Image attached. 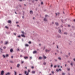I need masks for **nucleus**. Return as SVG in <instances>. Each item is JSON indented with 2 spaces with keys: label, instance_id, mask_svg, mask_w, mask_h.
<instances>
[{
  "label": "nucleus",
  "instance_id": "f257e3e1",
  "mask_svg": "<svg viewBox=\"0 0 75 75\" xmlns=\"http://www.w3.org/2000/svg\"><path fill=\"white\" fill-rule=\"evenodd\" d=\"M25 74H26V75H28V74H29V72H27V71H25Z\"/></svg>",
  "mask_w": 75,
  "mask_h": 75
},
{
  "label": "nucleus",
  "instance_id": "f03ea898",
  "mask_svg": "<svg viewBox=\"0 0 75 75\" xmlns=\"http://www.w3.org/2000/svg\"><path fill=\"white\" fill-rule=\"evenodd\" d=\"M1 75H4V71H1Z\"/></svg>",
  "mask_w": 75,
  "mask_h": 75
},
{
  "label": "nucleus",
  "instance_id": "7ed1b4c3",
  "mask_svg": "<svg viewBox=\"0 0 75 75\" xmlns=\"http://www.w3.org/2000/svg\"><path fill=\"white\" fill-rule=\"evenodd\" d=\"M37 51H35L33 52V54H35V53H37Z\"/></svg>",
  "mask_w": 75,
  "mask_h": 75
},
{
  "label": "nucleus",
  "instance_id": "20e7f679",
  "mask_svg": "<svg viewBox=\"0 0 75 75\" xmlns=\"http://www.w3.org/2000/svg\"><path fill=\"white\" fill-rule=\"evenodd\" d=\"M21 36H22V37H24V38L25 37V35H24L23 34L21 35Z\"/></svg>",
  "mask_w": 75,
  "mask_h": 75
},
{
  "label": "nucleus",
  "instance_id": "39448f33",
  "mask_svg": "<svg viewBox=\"0 0 75 75\" xmlns=\"http://www.w3.org/2000/svg\"><path fill=\"white\" fill-rule=\"evenodd\" d=\"M20 64H18L17 65V68H19V67H20Z\"/></svg>",
  "mask_w": 75,
  "mask_h": 75
},
{
  "label": "nucleus",
  "instance_id": "423d86ee",
  "mask_svg": "<svg viewBox=\"0 0 75 75\" xmlns=\"http://www.w3.org/2000/svg\"><path fill=\"white\" fill-rule=\"evenodd\" d=\"M8 23H11V21L10 20H9L8 21Z\"/></svg>",
  "mask_w": 75,
  "mask_h": 75
},
{
  "label": "nucleus",
  "instance_id": "0eeeda50",
  "mask_svg": "<svg viewBox=\"0 0 75 75\" xmlns=\"http://www.w3.org/2000/svg\"><path fill=\"white\" fill-rule=\"evenodd\" d=\"M32 74H35V71H32Z\"/></svg>",
  "mask_w": 75,
  "mask_h": 75
},
{
  "label": "nucleus",
  "instance_id": "6e6552de",
  "mask_svg": "<svg viewBox=\"0 0 75 75\" xmlns=\"http://www.w3.org/2000/svg\"><path fill=\"white\" fill-rule=\"evenodd\" d=\"M10 75V73L8 72L7 73L5 74V75Z\"/></svg>",
  "mask_w": 75,
  "mask_h": 75
},
{
  "label": "nucleus",
  "instance_id": "1a4fd4ad",
  "mask_svg": "<svg viewBox=\"0 0 75 75\" xmlns=\"http://www.w3.org/2000/svg\"><path fill=\"white\" fill-rule=\"evenodd\" d=\"M44 20V21H47V19H46V18H45Z\"/></svg>",
  "mask_w": 75,
  "mask_h": 75
},
{
  "label": "nucleus",
  "instance_id": "9d476101",
  "mask_svg": "<svg viewBox=\"0 0 75 75\" xmlns=\"http://www.w3.org/2000/svg\"><path fill=\"white\" fill-rule=\"evenodd\" d=\"M46 52H49V51H50V50H47V49L46 50Z\"/></svg>",
  "mask_w": 75,
  "mask_h": 75
},
{
  "label": "nucleus",
  "instance_id": "9b49d317",
  "mask_svg": "<svg viewBox=\"0 0 75 75\" xmlns=\"http://www.w3.org/2000/svg\"><path fill=\"white\" fill-rule=\"evenodd\" d=\"M28 57H24V58L25 59H28Z\"/></svg>",
  "mask_w": 75,
  "mask_h": 75
},
{
  "label": "nucleus",
  "instance_id": "f8f14e48",
  "mask_svg": "<svg viewBox=\"0 0 75 75\" xmlns=\"http://www.w3.org/2000/svg\"><path fill=\"white\" fill-rule=\"evenodd\" d=\"M13 49H11L10 51L11 52H13Z\"/></svg>",
  "mask_w": 75,
  "mask_h": 75
},
{
  "label": "nucleus",
  "instance_id": "ddd939ff",
  "mask_svg": "<svg viewBox=\"0 0 75 75\" xmlns=\"http://www.w3.org/2000/svg\"><path fill=\"white\" fill-rule=\"evenodd\" d=\"M33 13V11H30V13L31 14H32Z\"/></svg>",
  "mask_w": 75,
  "mask_h": 75
},
{
  "label": "nucleus",
  "instance_id": "4468645a",
  "mask_svg": "<svg viewBox=\"0 0 75 75\" xmlns=\"http://www.w3.org/2000/svg\"><path fill=\"white\" fill-rule=\"evenodd\" d=\"M25 46L26 47H28V46H29V45H28L27 44H26V45H25Z\"/></svg>",
  "mask_w": 75,
  "mask_h": 75
},
{
  "label": "nucleus",
  "instance_id": "2eb2a0df",
  "mask_svg": "<svg viewBox=\"0 0 75 75\" xmlns=\"http://www.w3.org/2000/svg\"><path fill=\"white\" fill-rule=\"evenodd\" d=\"M55 24H56V25H58V23H56Z\"/></svg>",
  "mask_w": 75,
  "mask_h": 75
},
{
  "label": "nucleus",
  "instance_id": "dca6fc26",
  "mask_svg": "<svg viewBox=\"0 0 75 75\" xmlns=\"http://www.w3.org/2000/svg\"><path fill=\"white\" fill-rule=\"evenodd\" d=\"M61 29L59 30V33H61Z\"/></svg>",
  "mask_w": 75,
  "mask_h": 75
},
{
  "label": "nucleus",
  "instance_id": "f3484780",
  "mask_svg": "<svg viewBox=\"0 0 75 75\" xmlns=\"http://www.w3.org/2000/svg\"><path fill=\"white\" fill-rule=\"evenodd\" d=\"M8 43V42H5V45H6V44H7V43Z\"/></svg>",
  "mask_w": 75,
  "mask_h": 75
},
{
  "label": "nucleus",
  "instance_id": "a211bd4d",
  "mask_svg": "<svg viewBox=\"0 0 75 75\" xmlns=\"http://www.w3.org/2000/svg\"><path fill=\"white\" fill-rule=\"evenodd\" d=\"M14 73H15V75H16L17 74V73H16V71H14Z\"/></svg>",
  "mask_w": 75,
  "mask_h": 75
},
{
  "label": "nucleus",
  "instance_id": "6ab92c4d",
  "mask_svg": "<svg viewBox=\"0 0 75 75\" xmlns=\"http://www.w3.org/2000/svg\"><path fill=\"white\" fill-rule=\"evenodd\" d=\"M8 54H6V56H5V57H8Z\"/></svg>",
  "mask_w": 75,
  "mask_h": 75
},
{
  "label": "nucleus",
  "instance_id": "aec40b11",
  "mask_svg": "<svg viewBox=\"0 0 75 75\" xmlns=\"http://www.w3.org/2000/svg\"><path fill=\"white\" fill-rule=\"evenodd\" d=\"M43 57L44 59H46V58H47V57H46L44 56Z\"/></svg>",
  "mask_w": 75,
  "mask_h": 75
},
{
  "label": "nucleus",
  "instance_id": "412c9836",
  "mask_svg": "<svg viewBox=\"0 0 75 75\" xmlns=\"http://www.w3.org/2000/svg\"><path fill=\"white\" fill-rule=\"evenodd\" d=\"M64 34H66V35H67V34H68V33H67V32H65V33H64Z\"/></svg>",
  "mask_w": 75,
  "mask_h": 75
},
{
  "label": "nucleus",
  "instance_id": "4be33fe9",
  "mask_svg": "<svg viewBox=\"0 0 75 75\" xmlns=\"http://www.w3.org/2000/svg\"><path fill=\"white\" fill-rule=\"evenodd\" d=\"M51 67H53V65H52V63H51Z\"/></svg>",
  "mask_w": 75,
  "mask_h": 75
},
{
  "label": "nucleus",
  "instance_id": "5701e85b",
  "mask_svg": "<svg viewBox=\"0 0 75 75\" xmlns=\"http://www.w3.org/2000/svg\"><path fill=\"white\" fill-rule=\"evenodd\" d=\"M39 58L40 59H42V57H39Z\"/></svg>",
  "mask_w": 75,
  "mask_h": 75
},
{
  "label": "nucleus",
  "instance_id": "b1692460",
  "mask_svg": "<svg viewBox=\"0 0 75 75\" xmlns=\"http://www.w3.org/2000/svg\"><path fill=\"white\" fill-rule=\"evenodd\" d=\"M58 59H60V60H61V57H59L58 58Z\"/></svg>",
  "mask_w": 75,
  "mask_h": 75
},
{
  "label": "nucleus",
  "instance_id": "393cba45",
  "mask_svg": "<svg viewBox=\"0 0 75 75\" xmlns=\"http://www.w3.org/2000/svg\"><path fill=\"white\" fill-rule=\"evenodd\" d=\"M29 44H31V42L30 41L28 42Z\"/></svg>",
  "mask_w": 75,
  "mask_h": 75
},
{
  "label": "nucleus",
  "instance_id": "a878e982",
  "mask_svg": "<svg viewBox=\"0 0 75 75\" xmlns=\"http://www.w3.org/2000/svg\"><path fill=\"white\" fill-rule=\"evenodd\" d=\"M10 62H11V63H13V61H10Z\"/></svg>",
  "mask_w": 75,
  "mask_h": 75
},
{
  "label": "nucleus",
  "instance_id": "bb28decb",
  "mask_svg": "<svg viewBox=\"0 0 75 75\" xmlns=\"http://www.w3.org/2000/svg\"><path fill=\"white\" fill-rule=\"evenodd\" d=\"M46 63L44 62V63H43V65H46Z\"/></svg>",
  "mask_w": 75,
  "mask_h": 75
},
{
  "label": "nucleus",
  "instance_id": "cd10ccee",
  "mask_svg": "<svg viewBox=\"0 0 75 75\" xmlns=\"http://www.w3.org/2000/svg\"><path fill=\"white\" fill-rule=\"evenodd\" d=\"M56 71H57V72H58V71H59V70H58V69H57L56 70Z\"/></svg>",
  "mask_w": 75,
  "mask_h": 75
},
{
  "label": "nucleus",
  "instance_id": "c85d7f7f",
  "mask_svg": "<svg viewBox=\"0 0 75 75\" xmlns=\"http://www.w3.org/2000/svg\"><path fill=\"white\" fill-rule=\"evenodd\" d=\"M52 74H54V71H52Z\"/></svg>",
  "mask_w": 75,
  "mask_h": 75
},
{
  "label": "nucleus",
  "instance_id": "c756f323",
  "mask_svg": "<svg viewBox=\"0 0 75 75\" xmlns=\"http://www.w3.org/2000/svg\"><path fill=\"white\" fill-rule=\"evenodd\" d=\"M3 57H4V58H5V56L4 55H3Z\"/></svg>",
  "mask_w": 75,
  "mask_h": 75
},
{
  "label": "nucleus",
  "instance_id": "7c9ffc66",
  "mask_svg": "<svg viewBox=\"0 0 75 75\" xmlns=\"http://www.w3.org/2000/svg\"><path fill=\"white\" fill-rule=\"evenodd\" d=\"M67 70L68 71H69V70H70V69H69V68H67Z\"/></svg>",
  "mask_w": 75,
  "mask_h": 75
},
{
  "label": "nucleus",
  "instance_id": "2f4dec72",
  "mask_svg": "<svg viewBox=\"0 0 75 75\" xmlns=\"http://www.w3.org/2000/svg\"><path fill=\"white\" fill-rule=\"evenodd\" d=\"M3 41H1V44H3Z\"/></svg>",
  "mask_w": 75,
  "mask_h": 75
},
{
  "label": "nucleus",
  "instance_id": "473e14b6",
  "mask_svg": "<svg viewBox=\"0 0 75 75\" xmlns=\"http://www.w3.org/2000/svg\"><path fill=\"white\" fill-rule=\"evenodd\" d=\"M62 74L63 75H65V73H62Z\"/></svg>",
  "mask_w": 75,
  "mask_h": 75
},
{
  "label": "nucleus",
  "instance_id": "72a5a7b5",
  "mask_svg": "<svg viewBox=\"0 0 75 75\" xmlns=\"http://www.w3.org/2000/svg\"><path fill=\"white\" fill-rule=\"evenodd\" d=\"M5 28H7V29H8V27H7V26H5Z\"/></svg>",
  "mask_w": 75,
  "mask_h": 75
},
{
  "label": "nucleus",
  "instance_id": "f704fd0d",
  "mask_svg": "<svg viewBox=\"0 0 75 75\" xmlns=\"http://www.w3.org/2000/svg\"><path fill=\"white\" fill-rule=\"evenodd\" d=\"M57 67V66H54V68H56Z\"/></svg>",
  "mask_w": 75,
  "mask_h": 75
},
{
  "label": "nucleus",
  "instance_id": "c9c22d12",
  "mask_svg": "<svg viewBox=\"0 0 75 75\" xmlns=\"http://www.w3.org/2000/svg\"><path fill=\"white\" fill-rule=\"evenodd\" d=\"M4 49H6V47H3Z\"/></svg>",
  "mask_w": 75,
  "mask_h": 75
},
{
  "label": "nucleus",
  "instance_id": "e433bc0d",
  "mask_svg": "<svg viewBox=\"0 0 75 75\" xmlns=\"http://www.w3.org/2000/svg\"><path fill=\"white\" fill-rule=\"evenodd\" d=\"M34 66H32L31 67V68H32V69H33L34 68Z\"/></svg>",
  "mask_w": 75,
  "mask_h": 75
},
{
  "label": "nucleus",
  "instance_id": "4c0bfd02",
  "mask_svg": "<svg viewBox=\"0 0 75 75\" xmlns=\"http://www.w3.org/2000/svg\"><path fill=\"white\" fill-rule=\"evenodd\" d=\"M24 63V61H22L21 62V64H23Z\"/></svg>",
  "mask_w": 75,
  "mask_h": 75
},
{
  "label": "nucleus",
  "instance_id": "58836bf2",
  "mask_svg": "<svg viewBox=\"0 0 75 75\" xmlns=\"http://www.w3.org/2000/svg\"><path fill=\"white\" fill-rule=\"evenodd\" d=\"M73 65V64H72V63H71V65Z\"/></svg>",
  "mask_w": 75,
  "mask_h": 75
},
{
  "label": "nucleus",
  "instance_id": "ea45409f",
  "mask_svg": "<svg viewBox=\"0 0 75 75\" xmlns=\"http://www.w3.org/2000/svg\"><path fill=\"white\" fill-rule=\"evenodd\" d=\"M17 50L18 51H19V49H17Z\"/></svg>",
  "mask_w": 75,
  "mask_h": 75
},
{
  "label": "nucleus",
  "instance_id": "a19ab883",
  "mask_svg": "<svg viewBox=\"0 0 75 75\" xmlns=\"http://www.w3.org/2000/svg\"><path fill=\"white\" fill-rule=\"evenodd\" d=\"M41 4H43V2H42L41 3Z\"/></svg>",
  "mask_w": 75,
  "mask_h": 75
},
{
  "label": "nucleus",
  "instance_id": "79ce46f5",
  "mask_svg": "<svg viewBox=\"0 0 75 75\" xmlns=\"http://www.w3.org/2000/svg\"><path fill=\"white\" fill-rule=\"evenodd\" d=\"M11 58H13V56H11Z\"/></svg>",
  "mask_w": 75,
  "mask_h": 75
},
{
  "label": "nucleus",
  "instance_id": "37998d69",
  "mask_svg": "<svg viewBox=\"0 0 75 75\" xmlns=\"http://www.w3.org/2000/svg\"><path fill=\"white\" fill-rule=\"evenodd\" d=\"M20 57H23V56L22 55H20Z\"/></svg>",
  "mask_w": 75,
  "mask_h": 75
},
{
  "label": "nucleus",
  "instance_id": "c03bdc74",
  "mask_svg": "<svg viewBox=\"0 0 75 75\" xmlns=\"http://www.w3.org/2000/svg\"><path fill=\"white\" fill-rule=\"evenodd\" d=\"M22 33H23V34H24V32L22 31L21 32Z\"/></svg>",
  "mask_w": 75,
  "mask_h": 75
},
{
  "label": "nucleus",
  "instance_id": "a18cd8bd",
  "mask_svg": "<svg viewBox=\"0 0 75 75\" xmlns=\"http://www.w3.org/2000/svg\"><path fill=\"white\" fill-rule=\"evenodd\" d=\"M59 71H61V69H59Z\"/></svg>",
  "mask_w": 75,
  "mask_h": 75
},
{
  "label": "nucleus",
  "instance_id": "49530a36",
  "mask_svg": "<svg viewBox=\"0 0 75 75\" xmlns=\"http://www.w3.org/2000/svg\"><path fill=\"white\" fill-rule=\"evenodd\" d=\"M48 16L47 15H45V17H47Z\"/></svg>",
  "mask_w": 75,
  "mask_h": 75
},
{
  "label": "nucleus",
  "instance_id": "de8ad7c7",
  "mask_svg": "<svg viewBox=\"0 0 75 75\" xmlns=\"http://www.w3.org/2000/svg\"><path fill=\"white\" fill-rule=\"evenodd\" d=\"M18 37H20V35H19L18 36Z\"/></svg>",
  "mask_w": 75,
  "mask_h": 75
},
{
  "label": "nucleus",
  "instance_id": "09e8293b",
  "mask_svg": "<svg viewBox=\"0 0 75 75\" xmlns=\"http://www.w3.org/2000/svg\"><path fill=\"white\" fill-rule=\"evenodd\" d=\"M57 48H58V45H57Z\"/></svg>",
  "mask_w": 75,
  "mask_h": 75
},
{
  "label": "nucleus",
  "instance_id": "8fccbe9b",
  "mask_svg": "<svg viewBox=\"0 0 75 75\" xmlns=\"http://www.w3.org/2000/svg\"><path fill=\"white\" fill-rule=\"evenodd\" d=\"M28 72H30V71L29 69L28 70Z\"/></svg>",
  "mask_w": 75,
  "mask_h": 75
},
{
  "label": "nucleus",
  "instance_id": "3c124183",
  "mask_svg": "<svg viewBox=\"0 0 75 75\" xmlns=\"http://www.w3.org/2000/svg\"><path fill=\"white\" fill-rule=\"evenodd\" d=\"M70 53H69V55H70Z\"/></svg>",
  "mask_w": 75,
  "mask_h": 75
},
{
  "label": "nucleus",
  "instance_id": "603ef678",
  "mask_svg": "<svg viewBox=\"0 0 75 75\" xmlns=\"http://www.w3.org/2000/svg\"><path fill=\"white\" fill-rule=\"evenodd\" d=\"M14 35H16V33H14Z\"/></svg>",
  "mask_w": 75,
  "mask_h": 75
},
{
  "label": "nucleus",
  "instance_id": "864d4df0",
  "mask_svg": "<svg viewBox=\"0 0 75 75\" xmlns=\"http://www.w3.org/2000/svg\"><path fill=\"white\" fill-rule=\"evenodd\" d=\"M25 68H26V69H27V67H25Z\"/></svg>",
  "mask_w": 75,
  "mask_h": 75
},
{
  "label": "nucleus",
  "instance_id": "5fc2aeb1",
  "mask_svg": "<svg viewBox=\"0 0 75 75\" xmlns=\"http://www.w3.org/2000/svg\"><path fill=\"white\" fill-rule=\"evenodd\" d=\"M17 27H19V25H17Z\"/></svg>",
  "mask_w": 75,
  "mask_h": 75
},
{
  "label": "nucleus",
  "instance_id": "6e6d98bb",
  "mask_svg": "<svg viewBox=\"0 0 75 75\" xmlns=\"http://www.w3.org/2000/svg\"><path fill=\"white\" fill-rule=\"evenodd\" d=\"M18 23V22H16V24H17V23Z\"/></svg>",
  "mask_w": 75,
  "mask_h": 75
},
{
  "label": "nucleus",
  "instance_id": "4d7b16f0",
  "mask_svg": "<svg viewBox=\"0 0 75 75\" xmlns=\"http://www.w3.org/2000/svg\"><path fill=\"white\" fill-rule=\"evenodd\" d=\"M30 59H31L32 58V57H30Z\"/></svg>",
  "mask_w": 75,
  "mask_h": 75
},
{
  "label": "nucleus",
  "instance_id": "13d9d810",
  "mask_svg": "<svg viewBox=\"0 0 75 75\" xmlns=\"http://www.w3.org/2000/svg\"><path fill=\"white\" fill-rule=\"evenodd\" d=\"M19 1H21L22 0H19Z\"/></svg>",
  "mask_w": 75,
  "mask_h": 75
},
{
  "label": "nucleus",
  "instance_id": "bf43d9fd",
  "mask_svg": "<svg viewBox=\"0 0 75 75\" xmlns=\"http://www.w3.org/2000/svg\"><path fill=\"white\" fill-rule=\"evenodd\" d=\"M74 61H75V58L74 59Z\"/></svg>",
  "mask_w": 75,
  "mask_h": 75
},
{
  "label": "nucleus",
  "instance_id": "052dcab7",
  "mask_svg": "<svg viewBox=\"0 0 75 75\" xmlns=\"http://www.w3.org/2000/svg\"><path fill=\"white\" fill-rule=\"evenodd\" d=\"M58 68H59V65H58Z\"/></svg>",
  "mask_w": 75,
  "mask_h": 75
},
{
  "label": "nucleus",
  "instance_id": "680f3d73",
  "mask_svg": "<svg viewBox=\"0 0 75 75\" xmlns=\"http://www.w3.org/2000/svg\"><path fill=\"white\" fill-rule=\"evenodd\" d=\"M65 67H67V64H66L65 65Z\"/></svg>",
  "mask_w": 75,
  "mask_h": 75
},
{
  "label": "nucleus",
  "instance_id": "e2e57ef3",
  "mask_svg": "<svg viewBox=\"0 0 75 75\" xmlns=\"http://www.w3.org/2000/svg\"><path fill=\"white\" fill-rule=\"evenodd\" d=\"M68 27H70V25H68Z\"/></svg>",
  "mask_w": 75,
  "mask_h": 75
},
{
  "label": "nucleus",
  "instance_id": "0e129e2a",
  "mask_svg": "<svg viewBox=\"0 0 75 75\" xmlns=\"http://www.w3.org/2000/svg\"><path fill=\"white\" fill-rule=\"evenodd\" d=\"M56 16H57V13H56Z\"/></svg>",
  "mask_w": 75,
  "mask_h": 75
},
{
  "label": "nucleus",
  "instance_id": "69168bd1",
  "mask_svg": "<svg viewBox=\"0 0 75 75\" xmlns=\"http://www.w3.org/2000/svg\"><path fill=\"white\" fill-rule=\"evenodd\" d=\"M74 21H75V19H74Z\"/></svg>",
  "mask_w": 75,
  "mask_h": 75
},
{
  "label": "nucleus",
  "instance_id": "338daca9",
  "mask_svg": "<svg viewBox=\"0 0 75 75\" xmlns=\"http://www.w3.org/2000/svg\"><path fill=\"white\" fill-rule=\"evenodd\" d=\"M68 62H70L69 61H68Z\"/></svg>",
  "mask_w": 75,
  "mask_h": 75
},
{
  "label": "nucleus",
  "instance_id": "774afa93",
  "mask_svg": "<svg viewBox=\"0 0 75 75\" xmlns=\"http://www.w3.org/2000/svg\"><path fill=\"white\" fill-rule=\"evenodd\" d=\"M19 75H22L20 74H19Z\"/></svg>",
  "mask_w": 75,
  "mask_h": 75
}]
</instances>
